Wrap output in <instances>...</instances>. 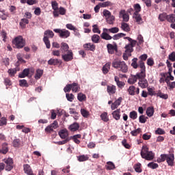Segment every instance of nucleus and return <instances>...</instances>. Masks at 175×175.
Instances as JSON below:
<instances>
[{"label":"nucleus","instance_id":"1","mask_svg":"<svg viewBox=\"0 0 175 175\" xmlns=\"http://www.w3.org/2000/svg\"><path fill=\"white\" fill-rule=\"evenodd\" d=\"M112 66L118 70H120L122 73L128 72V65L124 61L114 60L112 62Z\"/></svg>","mask_w":175,"mask_h":175},{"label":"nucleus","instance_id":"2","mask_svg":"<svg viewBox=\"0 0 175 175\" xmlns=\"http://www.w3.org/2000/svg\"><path fill=\"white\" fill-rule=\"evenodd\" d=\"M155 154L152 151H149L148 148L146 146H143L142 150H141V157L143 159L146 161H152Z\"/></svg>","mask_w":175,"mask_h":175},{"label":"nucleus","instance_id":"3","mask_svg":"<svg viewBox=\"0 0 175 175\" xmlns=\"http://www.w3.org/2000/svg\"><path fill=\"white\" fill-rule=\"evenodd\" d=\"M12 42L15 49H23L25 46V40L21 36L16 37Z\"/></svg>","mask_w":175,"mask_h":175},{"label":"nucleus","instance_id":"4","mask_svg":"<svg viewBox=\"0 0 175 175\" xmlns=\"http://www.w3.org/2000/svg\"><path fill=\"white\" fill-rule=\"evenodd\" d=\"M53 31L56 33H59L60 38L63 39H66V38L70 36V31L66 29H55Z\"/></svg>","mask_w":175,"mask_h":175},{"label":"nucleus","instance_id":"5","mask_svg":"<svg viewBox=\"0 0 175 175\" xmlns=\"http://www.w3.org/2000/svg\"><path fill=\"white\" fill-rule=\"evenodd\" d=\"M139 87H141V88H147L148 87V81L146 79V75L144 77H142V75H139Z\"/></svg>","mask_w":175,"mask_h":175},{"label":"nucleus","instance_id":"6","mask_svg":"<svg viewBox=\"0 0 175 175\" xmlns=\"http://www.w3.org/2000/svg\"><path fill=\"white\" fill-rule=\"evenodd\" d=\"M127 92H129V95L135 96V95H139L140 94V88H136L135 85H131L129 88Z\"/></svg>","mask_w":175,"mask_h":175},{"label":"nucleus","instance_id":"7","mask_svg":"<svg viewBox=\"0 0 175 175\" xmlns=\"http://www.w3.org/2000/svg\"><path fill=\"white\" fill-rule=\"evenodd\" d=\"M62 58L65 61V62H69L73 59V52L72 50L68 51L66 53L62 55Z\"/></svg>","mask_w":175,"mask_h":175},{"label":"nucleus","instance_id":"8","mask_svg":"<svg viewBox=\"0 0 175 175\" xmlns=\"http://www.w3.org/2000/svg\"><path fill=\"white\" fill-rule=\"evenodd\" d=\"M138 68H140V72H137L139 76L144 77L146 76V63L138 62Z\"/></svg>","mask_w":175,"mask_h":175},{"label":"nucleus","instance_id":"9","mask_svg":"<svg viewBox=\"0 0 175 175\" xmlns=\"http://www.w3.org/2000/svg\"><path fill=\"white\" fill-rule=\"evenodd\" d=\"M51 6L53 10V14L54 17H59V13H58V3L56 1H51Z\"/></svg>","mask_w":175,"mask_h":175},{"label":"nucleus","instance_id":"10","mask_svg":"<svg viewBox=\"0 0 175 175\" xmlns=\"http://www.w3.org/2000/svg\"><path fill=\"white\" fill-rule=\"evenodd\" d=\"M5 163V169L6 172H10L12 169H13V159L12 158H8L4 161Z\"/></svg>","mask_w":175,"mask_h":175},{"label":"nucleus","instance_id":"11","mask_svg":"<svg viewBox=\"0 0 175 175\" xmlns=\"http://www.w3.org/2000/svg\"><path fill=\"white\" fill-rule=\"evenodd\" d=\"M166 162L168 166H174V154L170 153L167 154Z\"/></svg>","mask_w":175,"mask_h":175},{"label":"nucleus","instance_id":"12","mask_svg":"<svg viewBox=\"0 0 175 175\" xmlns=\"http://www.w3.org/2000/svg\"><path fill=\"white\" fill-rule=\"evenodd\" d=\"M23 170L27 175H36L33 174V171H32V168H31V165H29V164L23 165Z\"/></svg>","mask_w":175,"mask_h":175},{"label":"nucleus","instance_id":"13","mask_svg":"<svg viewBox=\"0 0 175 175\" xmlns=\"http://www.w3.org/2000/svg\"><path fill=\"white\" fill-rule=\"evenodd\" d=\"M121 102H122V97H119L114 103H113L111 105V110H116V109H118V106L121 105Z\"/></svg>","mask_w":175,"mask_h":175},{"label":"nucleus","instance_id":"14","mask_svg":"<svg viewBox=\"0 0 175 175\" xmlns=\"http://www.w3.org/2000/svg\"><path fill=\"white\" fill-rule=\"evenodd\" d=\"M60 51L62 54H65L66 53H68V51H70V50H69V45L66 42H62L60 46Z\"/></svg>","mask_w":175,"mask_h":175},{"label":"nucleus","instance_id":"15","mask_svg":"<svg viewBox=\"0 0 175 175\" xmlns=\"http://www.w3.org/2000/svg\"><path fill=\"white\" fill-rule=\"evenodd\" d=\"M8 146V143L6 142H4L1 144V148H0V154L5 155V154L9 152V147Z\"/></svg>","mask_w":175,"mask_h":175},{"label":"nucleus","instance_id":"16","mask_svg":"<svg viewBox=\"0 0 175 175\" xmlns=\"http://www.w3.org/2000/svg\"><path fill=\"white\" fill-rule=\"evenodd\" d=\"M117 91V88L114 85H109L107 86V92H108L109 95H114Z\"/></svg>","mask_w":175,"mask_h":175},{"label":"nucleus","instance_id":"17","mask_svg":"<svg viewBox=\"0 0 175 175\" xmlns=\"http://www.w3.org/2000/svg\"><path fill=\"white\" fill-rule=\"evenodd\" d=\"M83 49L88 51H95L96 46L94 44L87 43L83 44Z\"/></svg>","mask_w":175,"mask_h":175},{"label":"nucleus","instance_id":"18","mask_svg":"<svg viewBox=\"0 0 175 175\" xmlns=\"http://www.w3.org/2000/svg\"><path fill=\"white\" fill-rule=\"evenodd\" d=\"M62 62L58 59L51 58L48 61V65H53V66H57V65H61Z\"/></svg>","mask_w":175,"mask_h":175},{"label":"nucleus","instance_id":"19","mask_svg":"<svg viewBox=\"0 0 175 175\" xmlns=\"http://www.w3.org/2000/svg\"><path fill=\"white\" fill-rule=\"evenodd\" d=\"M107 48L109 54H114V51H117L118 50L117 45L114 46L111 44H108L107 45Z\"/></svg>","mask_w":175,"mask_h":175},{"label":"nucleus","instance_id":"20","mask_svg":"<svg viewBox=\"0 0 175 175\" xmlns=\"http://www.w3.org/2000/svg\"><path fill=\"white\" fill-rule=\"evenodd\" d=\"M120 113L121 109H118L112 112V116L116 121H118L121 118Z\"/></svg>","mask_w":175,"mask_h":175},{"label":"nucleus","instance_id":"21","mask_svg":"<svg viewBox=\"0 0 175 175\" xmlns=\"http://www.w3.org/2000/svg\"><path fill=\"white\" fill-rule=\"evenodd\" d=\"M137 80H139V73H137L135 75H131L128 79V83L129 84H135Z\"/></svg>","mask_w":175,"mask_h":175},{"label":"nucleus","instance_id":"22","mask_svg":"<svg viewBox=\"0 0 175 175\" xmlns=\"http://www.w3.org/2000/svg\"><path fill=\"white\" fill-rule=\"evenodd\" d=\"M120 16H122L123 21H124V23H128V21H129V15L126 14L125 10H122L120 12Z\"/></svg>","mask_w":175,"mask_h":175},{"label":"nucleus","instance_id":"23","mask_svg":"<svg viewBox=\"0 0 175 175\" xmlns=\"http://www.w3.org/2000/svg\"><path fill=\"white\" fill-rule=\"evenodd\" d=\"M114 80H115L118 88L122 89V88H124V87H125V83L120 81V77L115 76Z\"/></svg>","mask_w":175,"mask_h":175},{"label":"nucleus","instance_id":"24","mask_svg":"<svg viewBox=\"0 0 175 175\" xmlns=\"http://www.w3.org/2000/svg\"><path fill=\"white\" fill-rule=\"evenodd\" d=\"M79 128H80V124H79V123L77 122H74L73 124L70 125L68 129H70L71 132H76V131H79Z\"/></svg>","mask_w":175,"mask_h":175},{"label":"nucleus","instance_id":"25","mask_svg":"<svg viewBox=\"0 0 175 175\" xmlns=\"http://www.w3.org/2000/svg\"><path fill=\"white\" fill-rule=\"evenodd\" d=\"M107 32L109 31H103L100 35L101 39H104V40H111V39H113V37L107 33Z\"/></svg>","mask_w":175,"mask_h":175},{"label":"nucleus","instance_id":"26","mask_svg":"<svg viewBox=\"0 0 175 175\" xmlns=\"http://www.w3.org/2000/svg\"><path fill=\"white\" fill-rule=\"evenodd\" d=\"M110 66H111V62H107L103 66V73L104 75H107V73H109V71L110 70Z\"/></svg>","mask_w":175,"mask_h":175},{"label":"nucleus","instance_id":"27","mask_svg":"<svg viewBox=\"0 0 175 175\" xmlns=\"http://www.w3.org/2000/svg\"><path fill=\"white\" fill-rule=\"evenodd\" d=\"M71 90L72 92H79L80 91V85L78 83H71Z\"/></svg>","mask_w":175,"mask_h":175},{"label":"nucleus","instance_id":"28","mask_svg":"<svg viewBox=\"0 0 175 175\" xmlns=\"http://www.w3.org/2000/svg\"><path fill=\"white\" fill-rule=\"evenodd\" d=\"M133 18H135L136 23L137 24H143V18H142V15L140 14H133Z\"/></svg>","mask_w":175,"mask_h":175},{"label":"nucleus","instance_id":"29","mask_svg":"<svg viewBox=\"0 0 175 175\" xmlns=\"http://www.w3.org/2000/svg\"><path fill=\"white\" fill-rule=\"evenodd\" d=\"M59 136L61 139H68V131L65 129H62L59 132Z\"/></svg>","mask_w":175,"mask_h":175},{"label":"nucleus","instance_id":"30","mask_svg":"<svg viewBox=\"0 0 175 175\" xmlns=\"http://www.w3.org/2000/svg\"><path fill=\"white\" fill-rule=\"evenodd\" d=\"M103 31L106 32H109L110 33H118L120 32V29L118 27H112L110 29H103Z\"/></svg>","mask_w":175,"mask_h":175},{"label":"nucleus","instance_id":"31","mask_svg":"<svg viewBox=\"0 0 175 175\" xmlns=\"http://www.w3.org/2000/svg\"><path fill=\"white\" fill-rule=\"evenodd\" d=\"M154 113H155V110L154 109V107H148L146 109V115L148 117H152L154 116Z\"/></svg>","mask_w":175,"mask_h":175},{"label":"nucleus","instance_id":"32","mask_svg":"<svg viewBox=\"0 0 175 175\" xmlns=\"http://www.w3.org/2000/svg\"><path fill=\"white\" fill-rule=\"evenodd\" d=\"M168 14L166 12H163L159 15V21H167Z\"/></svg>","mask_w":175,"mask_h":175},{"label":"nucleus","instance_id":"33","mask_svg":"<svg viewBox=\"0 0 175 175\" xmlns=\"http://www.w3.org/2000/svg\"><path fill=\"white\" fill-rule=\"evenodd\" d=\"M157 96H159V98H161V99H168L169 98V95L167 94H163L162 93V91L158 90L157 93Z\"/></svg>","mask_w":175,"mask_h":175},{"label":"nucleus","instance_id":"34","mask_svg":"<svg viewBox=\"0 0 175 175\" xmlns=\"http://www.w3.org/2000/svg\"><path fill=\"white\" fill-rule=\"evenodd\" d=\"M105 169H107V170H113V169H116V165L113 162L108 161L105 165Z\"/></svg>","mask_w":175,"mask_h":175},{"label":"nucleus","instance_id":"35","mask_svg":"<svg viewBox=\"0 0 175 175\" xmlns=\"http://www.w3.org/2000/svg\"><path fill=\"white\" fill-rule=\"evenodd\" d=\"M137 61H139V59L137 57H134L132 59L131 66L133 68V69H137L139 68V63H137Z\"/></svg>","mask_w":175,"mask_h":175},{"label":"nucleus","instance_id":"36","mask_svg":"<svg viewBox=\"0 0 175 175\" xmlns=\"http://www.w3.org/2000/svg\"><path fill=\"white\" fill-rule=\"evenodd\" d=\"M121 28L125 32H129V31H131V28L129 27V25H128V23H124V22L122 23H121Z\"/></svg>","mask_w":175,"mask_h":175},{"label":"nucleus","instance_id":"37","mask_svg":"<svg viewBox=\"0 0 175 175\" xmlns=\"http://www.w3.org/2000/svg\"><path fill=\"white\" fill-rule=\"evenodd\" d=\"M124 36H126V34L124 33H118L117 34H115L112 37V39H113V40H118L119 39H121V38H124Z\"/></svg>","mask_w":175,"mask_h":175},{"label":"nucleus","instance_id":"38","mask_svg":"<svg viewBox=\"0 0 175 175\" xmlns=\"http://www.w3.org/2000/svg\"><path fill=\"white\" fill-rule=\"evenodd\" d=\"M43 76V70L38 69L35 75V79L39 80Z\"/></svg>","mask_w":175,"mask_h":175},{"label":"nucleus","instance_id":"39","mask_svg":"<svg viewBox=\"0 0 175 175\" xmlns=\"http://www.w3.org/2000/svg\"><path fill=\"white\" fill-rule=\"evenodd\" d=\"M107 23L110 25H113L114 24V21H116V17L114 16H109L106 18Z\"/></svg>","mask_w":175,"mask_h":175},{"label":"nucleus","instance_id":"40","mask_svg":"<svg viewBox=\"0 0 175 175\" xmlns=\"http://www.w3.org/2000/svg\"><path fill=\"white\" fill-rule=\"evenodd\" d=\"M77 99L79 102H84V100L87 99V96L83 93H79L77 95Z\"/></svg>","mask_w":175,"mask_h":175},{"label":"nucleus","instance_id":"41","mask_svg":"<svg viewBox=\"0 0 175 175\" xmlns=\"http://www.w3.org/2000/svg\"><path fill=\"white\" fill-rule=\"evenodd\" d=\"M43 42L45 43L46 49H50V47H51V44H50V40H49V37L44 36Z\"/></svg>","mask_w":175,"mask_h":175},{"label":"nucleus","instance_id":"42","mask_svg":"<svg viewBox=\"0 0 175 175\" xmlns=\"http://www.w3.org/2000/svg\"><path fill=\"white\" fill-rule=\"evenodd\" d=\"M44 36H47L49 38H54V32L51 30H46L44 33Z\"/></svg>","mask_w":175,"mask_h":175},{"label":"nucleus","instance_id":"43","mask_svg":"<svg viewBox=\"0 0 175 175\" xmlns=\"http://www.w3.org/2000/svg\"><path fill=\"white\" fill-rule=\"evenodd\" d=\"M148 95L150 96H157V93H155V88H148Z\"/></svg>","mask_w":175,"mask_h":175},{"label":"nucleus","instance_id":"44","mask_svg":"<svg viewBox=\"0 0 175 175\" xmlns=\"http://www.w3.org/2000/svg\"><path fill=\"white\" fill-rule=\"evenodd\" d=\"M99 40H100V36H99V35L94 34L92 36L93 43H99Z\"/></svg>","mask_w":175,"mask_h":175},{"label":"nucleus","instance_id":"45","mask_svg":"<svg viewBox=\"0 0 175 175\" xmlns=\"http://www.w3.org/2000/svg\"><path fill=\"white\" fill-rule=\"evenodd\" d=\"M100 118L104 122H109V116H107V112H103L100 115Z\"/></svg>","mask_w":175,"mask_h":175},{"label":"nucleus","instance_id":"46","mask_svg":"<svg viewBox=\"0 0 175 175\" xmlns=\"http://www.w3.org/2000/svg\"><path fill=\"white\" fill-rule=\"evenodd\" d=\"M134 169L137 173H142V164L140 163H137L134 165Z\"/></svg>","mask_w":175,"mask_h":175},{"label":"nucleus","instance_id":"47","mask_svg":"<svg viewBox=\"0 0 175 175\" xmlns=\"http://www.w3.org/2000/svg\"><path fill=\"white\" fill-rule=\"evenodd\" d=\"M8 73L9 74L10 77H14L16 73H17V69L10 68L8 70Z\"/></svg>","mask_w":175,"mask_h":175},{"label":"nucleus","instance_id":"48","mask_svg":"<svg viewBox=\"0 0 175 175\" xmlns=\"http://www.w3.org/2000/svg\"><path fill=\"white\" fill-rule=\"evenodd\" d=\"M124 49H126V53H129L130 55H132V54H131V53L133 52V47L130 44H127L125 46Z\"/></svg>","mask_w":175,"mask_h":175},{"label":"nucleus","instance_id":"49","mask_svg":"<svg viewBox=\"0 0 175 175\" xmlns=\"http://www.w3.org/2000/svg\"><path fill=\"white\" fill-rule=\"evenodd\" d=\"M135 12L134 14H139V12H142V7L140 4L137 3L134 5Z\"/></svg>","mask_w":175,"mask_h":175},{"label":"nucleus","instance_id":"50","mask_svg":"<svg viewBox=\"0 0 175 175\" xmlns=\"http://www.w3.org/2000/svg\"><path fill=\"white\" fill-rule=\"evenodd\" d=\"M166 64L167 68H168V75H170L173 72V67H172V63H170L169 60H167Z\"/></svg>","mask_w":175,"mask_h":175},{"label":"nucleus","instance_id":"51","mask_svg":"<svg viewBox=\"0 0 175 175\" xmlns=\"http://www.w3.org/2000/svg\"><path fill=\"white\" fill-rule=\"evenodd\" d=\"M81 114H82L83 117L85 118H88L90 116V112L85 109H81Z\"/></svg>","mask_w":175,"mask_h":175},{"label":"nucleus","instance_id":"52","mask_svg":"<svg viewBox=\"0 0 175 175\" xmlns=\"http://www.w3.org/2000/svg\"><path fill=\"white\" fill-rule=\"evenodd\" d=\"M148 167H150V169H158L159 165L157 163L150 162L148 164Z\"/></svg>","mask_w":175,"mask_h":175},{"label":"nucleus","instance_id":"53","mask_svg":"<svg viewBox=\"0 0 175 175\" xmlns=\"http://www.w3.org/2000/svg\"><path fill=\"white\" fill-rule=\"evenodd\" d=\"M148 119V117H146L144 115H142L139 118V121L141 124H146V122H147Z\"/></svg>","mask_w":175,"mask_h":175},{"label":"nucleus","instance_id":"54","mask_svg":"<svg viewBox=\"0 0 175 175\" xmlns=\"http://www.w3.org/2000/svg\"><path fill=\"white\" fill-rule=\"evenodd\" d=\"M66 97L68 102H72V100H75V95H73V94L66 93Z\"/></svg>","mask_w":175,"mask_h":175},{"label":"nucleus","instance_id":"55","mask_svg":"<svg viewBox=\"0 0 175 175\" xmlns=\"http://www.w3.org/2000/svg\"><path fill=\"white\" fill-rule=\"evenodd\" d=\"M129 117L131 120H136L137 118V112L136 111H132L129 113Z\"/></svg>","mask_w":175,"mask_h":175},{"label":"nucleus","instance_id":"56","mask_svg":"<svg viewBox=\"0 0 175 175\" xmlns=\"http://www.w3.org/2000/svg\"><path fill=\"white\" fill-rule=\"evenodd\" d=\"M21 146V141L20 139H16L13 141V146L15 148H18Z\"/></svg>","mask_w":175,"mask_h":175},{"label":"nucleus","instance_id":"57","mask_svg":"<svg viewBox=\"0 0 175 175\" xmlns=\"http://www.w3.org/2000/svg\"><path fill=\"white\" fill-rule=\"evenodd\" d=\"M147 58H148V55L147 54H143L139 57V61L138 62H144L145 61H147Z\"/></svg>","mask_w":175,"mask_h":175},{"label":"nucleus","instance_id":"58","mask_svg":"<svg viewBox=\"0 0 175 175\" xmlns=\"http://www.w3.org/2000/svg\"><path fill=\"white\" fill-rule=\"evenodd\" d=\"M167 21H168V23H175V14H171L168 15V18Z\"/></svg>","mask_w":175,"mask_h":175},{"label":"nucleus","instance_id":"59","mask_svg":"<svg viewBox=\"0 0 175 175\" xmlns=\"http://www.w3.org/2000/svg\"><path fill=\"white\" fill-rule=\"evenodd\" d=\"M124 39H127V40H129V42H130V45L132 46L133 47H135V46H136V43H137L136 42V40H133L132 38H131L130 37H125Z\"/></svg>","mask_w":175,"mask_h":175},{"label":"nucleus","instance_id":"60","mask_svg":"<svg viewBox=\"0 0 175 175\" xmlns=\"http://www.w3.org/2000/svg\"><path fill=\"white\" fill-rule=\"evenodd\" d=\"M78 161L79 162H85V161H88V156L84 154L79 156Z\"/></svg>","mask_w":175,"mask_h":175},{"label":"nucleus","instance_id":"61","mask_svg":"<svg viewBox=\"0 0 175 175\" xmlns=\"http://www.w3.org/2000/svg\"><path fill=\"white\" fill-rule=\"evenodd\" d=\"M140 132H142V129L138 128L135 130L131 131V135L132 136H137V135H139V133H140Z\"/></svg>","mask_w":175,"mask_h":175},{"label":"nucleus","instance_id":"62","mask_svg":"<svg viewBox=\"0 0 175 175\" xmlns=\"http://www.w3.org/2000/svg\"><path fill=\"white\" fill-rule=\"evenodd\" d=\"M100 8H107V6H110L111 5V2L110 1H105L103 3H98Z\"/></svg>","mask_w":175,"mask_h":175},{"label":"nucleus","instance_id":"63","mask_svg":"<svg viewBox=\"0 0 175 175\" xmlns=\"http://www.w3.org/2000/svg\"><path fill=\"white\" fill-rule=\"evenodd\" d=\"M19 85L21 87H28V83L25 79H21L19 80Z\"/></svg>","mask_w":175,"mask_h":175},{"label":"nucleus","instance_id":"64","mask_svg":"<svg viewBox=\"0 0 175 175\" xmlns=\"http://www.w3.org/2000/svg\"><path fill=\"white\" fill-rule=\"evenodd\" d=\"M168 59H170V61H171L172 62H175V52L174 51L172 52L168 55Z\"/></svg>","mask_w":175,"mask_h":175}]
</instances>
